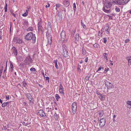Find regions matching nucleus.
Instances as JSON below:
<instances>
[{"label":"nucleus","mask_w":131,"mask_h":131,"mask_svg":"<svg viewBox=\"0 0 131 131\" xmlns=\"http://www.w3.org/2000/svg\"><path fill=\"white\" fill-rule=\"evenodd\" d=\"M25 39L27 40H32L33 41H34V42H35L36 41V37L35 34H33L32 32H30L28 33L26 35Z\"/></svg>","instance_id":"nucleus-1"},{"label":"nucleus","mask_w":131,"mask_h":131,"mask_svg":"<svg viewBox=\"0 0 131 131\" xmlns=\"http://www.w3.org/2000/svg\"><path fill=\"white\" fill-rule=\"evenodd\" d=\"M77 107V102H75L72 103V112L74 114L76 113Z\"/></svg>","instance_id":"nucleus-2"},{"label":"nucleus","mask_w":131,"mask_h":131,"mask_svg":"<svg viewBox=\"0 0 131 131\" xmlns=\"http://www.w3.org/2000/svg\"><path fill=\"white\" fill-rule=\"evenodd\" d=\"M105 86L108 89H112L113 87V85L110 82L106 81L105 82Z\"/></svg>","instance_id":"nucleus-3"},{"label":"nucleus","mask_w":131,"mask_h":131,"mask_svg":"<svg viewBox=\"0 0 131 131\" xmlns=\"http://www.w3.org/2000/svg\"><path fill=\"white\" fill-rule=\"evenodd\" d=\"M106 122L105 119L104 118L101 119L100 120L99 125L100 127H102L105 125Z\"/></svg>","instance_id":"nucleus-4"},{"label":"nucleus","mask_w":131,"mask_h":131,"mask_svg":"<svg viewBox=\"0 0 131 131\" xmlns=\"http://www.w3.org/2000/svg\"><path fill=\"white\" fill-rule=\"evenodd\" d=\"M38 113L40 116L43 117H44L46 116L45 112L43 110H39L38 112Z\"/></svg>","instance_id":"nucleus-5"},{"label":"nucleus","mask_w":131,"mask_h":131,"mask_svg":"<svg viewBox=\"0 0 131 131\" xmlns=\"http://www.w3.org/2000/svg\"><path fill=\"white\" fill-rule=\"evenodd\" d=\"M104 29L106 31V33L107 35H109L110 34V29L109 26L107 25L105 26Z\"/></svg>","instance_id":"nucleus-6"},{"label":"nucleus","mask_w":131,"mask_h":131,"mask_svg":"<svg viewBox=\"0 0 131 131\" xmlns=\"http://www.w3.org/2000/svg\"><path fill=\"white\" fill-rule=\"evenodd\" d=\"M63 88L62 85L61 84H60L59 85V92L63 95H64V93L63 92Z\"/></svg>","instance_id":"nucleus-7"},{"label":"nucleus","mask_w":131,"mask_h":131,"mask_svg":"<svg viewBox=\"0 0 131 131\" xmlns=\"http://www.w3.org/2000/svg\"><path fill=\"white\" fill-rule=\"evenodd\" d=\"M63 4L67 7L70 4L69 0H63Z\"/></svg>","instance_id":"nucleus-8"},{"label":"nucleus","mask_w":131,"mask_h":131,"mask_svg":"<svg viewBox=\"0 0 131 131\" xmlns=\"http://www.w3.org/2000/svg\"><path fill=\"white\" fill-rule=\"evenodd\" d=\"M112 2V3L114 5L119 4L121 5L122 3L120 0H113Z\"/></svg>","instance_id":"nucleus-9"},{"label":"nucleus","mask_w":131,"mask_h":131,"mask_svg":"<svg viewBox=\"0 0 131 131\" xmlns=\"http://www.w3.org/2000/svg\"><path fill=\"white\" fill-rule=\"evenodd\" d=\"M12 50H13V54L15 56H16L17 54L18 51L16 48L14 46L13 47L12 49Z\"/></svg>","instance_id":"nucleus-10"},{"label":"nucleus","mask_w":131,"mask_h":131,"mask_svg":"<svg viewBox=\"0 0 131 131\" xmlns=\"http://www.w3.org/2000/svg\"><path fill=\"white\" fill-rule=\"evenodd\" d=\"M63 56L65 57H67L68 56V51L65 48L63 47Z\"/></svg>","instance_id":"nucleus-11"},{"label":"nucleus","mask_w":131,"mask_h":131,"mask_svg":"<svg viewBox=\"0 0 131 131\" xmlns=\"http://www.w3.org/2000/svg\"><path fill=\"white\" fill-rule=\"evenodd\" d=\"M16 43H18L19 44L22 43L23 42V40L20 38L17 37L16 38Z\"/></svg>","instance_id":"nucleus-12"},{"label":"nucleus","mask_w":131,"mask_h":131,"mask_svg":"<svg viewBox=\"0 0 131 131\" xmlns=\"http://www.w3.org/2000/svg\"><path fill=\"white\" fill-rule=\"evenodd\" d=\"M66 34L65 31L63 30L62 31L61 34V36L62 40H64V38L65 37Z\"/></svg>","instance_id":"nucleus-13"},{"label":"nucleus","mask_w":131,"mask_h":131,"mask_svg":"<svg viewBox=\"0 0 131 131\" xmlns=\"http://www.w3.org/2000/svg\"><path fill=\"white\" fill-rule=\"evenodd\" d=\"M42 23V21L41 19H40V20H38V29L40 30H41L42 28V27L41 24Z\"/></svg>","instance_id":"nucleus-14"},{"label":"nucleus","mask_w":131,"mask_h":131,"mask_svg":"<svg viewBox=\"0 0 131 131\" xmlns=\"http://www.w3.org/2000/svg\"><path fill=\"white\" fill-rule=\"evenodd\" d=\"M26 96L27 98L30 101H31L32 99V97L31 95V94L29 93H27L26 94Z\"/></svg>","instance_id":"nucleus-15"},{"label":"nucleus","mask_w":131,"mask_h":131,"mask_svg":"<svg viewBox=\"0 0 131 131\" xmlns=\"http://www.w3.org/2000/svg\"><path fill=\"white\" fill-rule=\"evenodd\" d=\"M48 40V43L50 45L51 44L52 42V37L51 36H49L47 37Z\"/></svg>","instance_id":"nucleus-16"},{"label":"nucleus","mask_w":131,"mask_h":131,"mask_svg":"<svg viewBox=\"0 0 131 131\" xmlns=\"http://www.w3.org/2000/svg\"><path fill=\"white\" fill-rule=\"evenodd\" d=\"M96 93L97 95H99L98 97L101 100H104V99H103L102 94H101L99 92H98V91H96Z\"/></svg>","instance_id":"nucleus-17"},{"label":"nucleus","mask_w":131,"mask_h":131,"mask_svg":"<svg viewBox=\"0 0 131 131\" xmlns=\"http://www.w3.org/2000/svg\"><path fill=\"white\" fill-rule=\"evenodd\" d=\"M75 41H78L79 40V34L78 33L76 34L75 36Z\"/></svg>","instance_id":"nucleus-18"},{"label":"nucleus","mask_w":131,"mask_h":131,"mask_svg":"<svg viewBox=\"0 0 131 131\" xmlns=\"http://www.w3.org/2000/svg\"><path fill=\"white\" fill-rule=\"evenodd\" d=\"M109 5V4H107V3H106L104 5V7L103 8H104L107 9L109 8L110 7V6Z\"/></svg>","instance_id":"nucleus-19"},{"label":"nucleus","mask_w":131,"mask_h":131,"mask_svg":"<svg viewBox=\"0 0 131 131\" xmlns=\"http://www.w3.org/2000/svg\"><path fill=\"white\" fill-rule=\"evenodd\" d=\"M104 114V113L103 111L102 110H101L100 111L99 113V117H100V118H101L103 116Z\"/></svg>","instance_id":"nucleus-20"},{"label":"nucleus","mask_w":131,"mask_h":131,"mask_svg":"<svg viewBox=\"0 0 131 131\" xmlns=\"http://www.w3.org/2000/svg\"><path fill=\"white\" fill-rule=\"evenodd\" d=\"M103 10L105 13H110L111 12V11L110 9L107 10L106 9L104 8H103Z\"/></svg>","instance_id":"nucleus-21"},{"label":"nucleus","mask_w":131,"mask_h":131,"mask_svg":"<svg viewBox=\"0 0 131 131\" xmlns=\"http://www.w3.org/2000/svg\"><path fill=\"white\" fill-rule=\"evenodd\" d=\"M129 1V0H122L121 2L122 4L125 5Z\"/></svg>","instance_id":"nucleus-22"},{"label":"nucleus","mask_w":131,"mask_h":131,"mask_svg":"<svg viewBox=\"0 0 131 131\" xmlns=\"http://www.w3.org/2000/svg\"><path fill=\"white\" fill-rule=\"evenodd\" d=\"M23 25H24L25 26H26L28 25V22L26 20H24L23 22Z\"/></svg>","instance_id":"nucleus-23"},{"label":"nucleus","mask_w":131,"mask_h":131,"mask_svg":"<svg viewBox=\"0 0 131 131\" xmlns=\"http://www.w3.org/2000/svg\"><path fill=\"white\" fill-rule=\"evenodd\" d=\"M23 86L25 88H27L28 86L26 83L24 81H23L22 83Z\"/></svg>","instance_id":"nucleus-24"},{"label":"nucleus","mask_w":131,"mask_h":131,"mask_svg":"<svg viewBox=\"0 0 131 131\" xmlns=\"http://www.w3.org/2000/svg\"><path fill=\"white\" fill-rule=\"evenodd\" d=\"M33 28L32 27H29L27 29V31H32L33 30Z\"/></svg>","instance_id":"nucleus-25"},{"label":"nucleus","mask_w":131,"mask_h":131,"mask_svg":"<svg viewBox=\"0 0 131 131\" xmlns=\"http://www.w3.org/2000/svg\"><path fill=\"white\" fill-rule=\"evenodd\" d=\"M48 28L49 29L51 30V25L50 23L49 22H48Z\"/></svg>","instance_id":"nucleus-26"},{"label":"nucleus","mask_w":131,"mask_h":131,"mask_svg":"<svg viewBox=\"0 0 131 131\" xmlns=\"http://www.w3.org/2000/svg\"><path fill=\"white\" fill-rule=\"evenodd\" d=\"M86 53V51L85 50L84 48L83 47L82 48V53L83 55H85Z\"/></svg>","instance_id":"nucleus-27"},{"label":"nucleus","mask_w":131,"mask_h":131,"mask_svg":"<svg viewBox=\"0 0 131 131\" xmlns=\"http://www.w3.org/2000/svg\"><path fill=\"white\" fill-rule=\"evenodd\" d=\"M55 98L57 101H58V100L59 99H60V97L58 94H56L55 95Z\"/></svg>","instance_id":"nucleus-28"},{"label":"nucleus","mask_w":131,"mask_h":131,"mask_svg":"<svg viewBox=\"0 0 131 131\" xmlns=\"http://www.w3.org/2000/svg\"><path fill=\"white\" fill-rule=\"evenodd\" d=\"M28 14V10H26V12L24 13V14H23L22 16L24 17L26 16Z\"/></svg>","instance_id":"nucleus-29"},{"label":"nucleus","mask_w":131,"mask_h":131,"mask_svg":"<svg viewBox=\"0 0 131 131\" xmlns=\"http://www.w3.org/2000/svg\"><path fill=\"white\" fill-rule=\"evenodd\" d=\"M8 102H4L3 104L2 103V107H4L5 106L7 105V104H8Z\"/></svg>","instance_id":"nucleus-30"},{"label":"nucleus","mask_w":131,"mask_h":131,"mask_svg":"<svg viewBox=\"0 0 131 131\" xmlns=\"http://www.w3.org/2000/svg\"><path fill=\"white\" fill-rule=\"evenodd\" d=\"M73 9L74 10V12H75L76 10V6L75 5V3H73Z\"/></svg>","instance_id":"nucleus-31"},{"label":"nucleus","mask_w":131,"mask_h":131,"mask_svg":"<svg viewBox=\"0 0 131 131\" xmlns=\"http://www.w3.org/2000/svg\"><path fill=\"white\" fill-rule=\"evenodd\" d=\"M126 103L128 105H129L130 106V107H128L129 108H130L131 107V101H127L126 102Z\"/></svg>","instance_id":"nucleus-32"},{"label":"nucleus","mask_w":131,"mask_h":131,"mask_svg":"<svg viewBox=\"0 0 131 131\" xmlns=\"http://www.w3.org/2000/svg\"><path fill=\"white\" fill-rule=\"evenodd\" d=\"M10 70L11 72H12L13 70V66L12 64L11 63L10 64Z\"/></svg>","instance_id":"nucleus-33"},{"label":"nucleus","mask_w":131,"mask_h":131,"mask_svg":"<svg viewBox=\"0 0 131 131\" xmlns=\"http://www.w3.org/2000/svg\"><path fill=\"white\" fill-rule=\"evenodd\" d=\"M28 61L31 63L32 62V60L30 57H29L28 58Z\"/></svg>","instance_id":"nucleus-34"},{"label":"nucleus","mask_w":131,"mask_h":131,"mask_svg":"<svg viewBox=\"0 0 131 131\" xmlns=\"http://www.w3.org/2000/svg\"><path fill=\"white\" fill-rule=\"evenodd\" d=\"M7 3L5 4V5L4 6V9H5V12H7Z\"/></svg>","instance_id":"nucleus-35"},{"label":"nucleus","mask_w":131,"mask_h":131,"mask_svg":"<svg viewBox=\"0 0 131 131\" xmlns=\"http://www.w3.org/2000/svg\"><path fill=\"white\" fill-rule=\"evenodd\" d=\"M103 39L104 40V43L105 44L106 43L107 41L106 38L104 37L103 38Z\"/></svg>","instance_id":"nucleus-36"},{"label":"nucleus","mask_w":131,"mask_h":131,"mask_svg":"<svg viewBox=\"0 0 131 131\" xmlns=\"http://www.w3.org/2000/svg\"><path fill=\"white\" fill-rule=\"evenodd\" d=\"M99 46V45L97 43H95L93 45V46L95 48H98Z\"/></svg>","instance_id":"nucleus-37"},{"label":"nucleus","mask_w":131,"mask_h":131,"mask_svg":"<svg viewBox=\"0 0 131 131\" xmlns=\"http://www.w3.org/2000/svg\"><path fill=\"white\" fill-rule=\"evenodd\" d=\"M115 10L116 12H119L120 11V9L117 7H116Z\"/></svg>","instance_id":"nucleus-38"},{"label":"nucleus","mask_w":131,"mask_h":131,"mask_svg":"<svg viewBox=\"0 0 131 131\" xmlns=\"http://www.w3.org/2000/svg\"><path fill=\"white\" fill-rule=\"evenodd\" d=\"M81 24L82 25V26L83 27V28H86V26L82 23V22H81Z\"/></svg>","instance_id":"nucleus-39"},{"label":"nucleus","mask_w":131,"mask_h":131,"mask_svg":"<svg viewBox=\"0 0 131 131\" xmlns=\"http://www.w3.org/2000/svg\"><path fill=\"white\" fill-rule=\"evenodd\" d=\"M107 4H109V6H110L111 7L112 6V4H113V3H112V2L111 1L110 2H108L107 3Z\"/></svg>","instance_id":"nucleus-40"},{"label":"nucleus","mask_w":131,"mask_h":131,"mask_svg":"<svg viewBox=\"0 0 131 131\" xmlns=\"http://www.w3.org/2000/svg\"><path fill=\"white\" fill-rule=\"evenodd\" d=\"M56 6L58 8L62 6V5L61 4H56Z\"/></svg>","instance_id":"nucleus-41"},{"label":"nucleus","mask_w":131,"mask_h":131,"mask_svg":"<svg viewBox=\"0 0 131 131\" xmlns=\"http://www.w3.org/2000/svg\"><path fill=\"white\" fill-rule=\"evenodd\" d=\"M104 28H102L101 30V34H100V35L102 36V33L104 31Z\"/></svg>","instance_id":"nucleus-42"},{"label":"nucleus","mask_w":131,"mask_h":131,"mask_svg":"<svg viewBox=\"0 0 131 131\" xmlns=\"http://www.w3.org/2000/svg\"><path fill=\"white\" fill-rule=\"evenodd\" d=\"M102 69L103 70L104 69V68L102 67H99V68L97 70V72H98V71H100L101 69Z\"/></svg>","instance_id":"nucleus-43"},{"label":"nucleus","mask_w":131,"mask_h":131,"mask_svg":"<svg viewBox=\"0 0 131 131\" xmlns=\"http://www.w3.org/2000/svg\"><path fill=\"white\" fill-rule=\"evenodd\" d=\"M127 59L128 60V63H131V57H130V58L128 59V58H127Z\"/></svg>","instance_id":"nucleus-44"},{"label":"nucleus","mask_w":131,"mask_h":131,"mask_svg":"<svg viewBox=\"0 0 131 131\" xmlns=\"http://www.w3.org/2000/svg\"><path fill=\"white\" fill-rule=\"evenodd\" d=\"M30 70L31 71H35L36 69L34 68H31L30 69Z\"/></svg>","instance_id":"nucleus-45"},{"label":"nucleus","mask_w":131,"mask_h":131,"mask_svg":"<svg viewBox=\"0 0 131 131\" xmlns=\"http://www.w3.org/2000/svg\"><path fill=\"white\" fill-rule=\"evenodd\" d=\"M130 40L129 39H126L125 41V43H127Z\"/></svg>","instance_id":"nucleus-46"},{"label":"nucleus","mask_w":131,"mask_h":131,"mask_svg":"<svg viewBox=\"0 0 131 131\" xmlns=\"http://www.w3.org/2000/svg\"><path fill=\"white\" fill-rule=\"evenodd\" d=\"M77 70L78 72L80 73L81 72V69H80V68L78 67L77 68Z\"/></svg>","instance_id":"nucleus-47"},{"label":"nucleus","mask_w":131,"mask_h":131,"mask_svg":"<svg viewBox=\"0 0 131 131\" xmlns=\"http://www.w3.org/2000/svg\"><path fill=\"white\" fill-rule=\"evenodd\" d=\"M46 35L47 36V37L49 36H51V35L49 34L48 32V31H47L46 33Z\"/></svg>","instance_id":"nucleus-48"},{"label":"nucleus","mask_w":131,"mask_h":131,"mask_svg":"<svg viewBox=\"0 0 131 131\" xmlns=\"http://www.w3.org/2000/svg\"><path fill=\"white\" fill-rule=\"evenodd\" d=\"M47 5H46L45 7L46 8L49 7L50 6V5L48 3H47Z\"/></svg>","instance_id":"nucleus-49"},{"label":"nucleus","mask_w":131,"mask_h":131,"mask_svg":"<svg viewBox=\"0 0 131 131\" xmlns=\"http://www.w3.org/2000/svg\"><path fill=\"white\" fill-rule=\"evenodd\" d=\"M109 17V19H112V17L111 16H110L109 15H107Z\"/></svg>","instance_id":"nucleus-50"},{"label":"nucleus","mask_w":131,"mask_h":131,"mask_svg":"<svg viewBox=\"0 0 131 131\" xmlns=\"http://www.w3.org/2000/svg\"><path fill=\"white\" fill-rule=\"evenodd\" d=\"M6 99L7 100L9 99V95L6 96Z\"/></svg>","instance_id":"nucleus-51"},{"label":"nucleus","mask_w":131,"mask_h":131,"mask_svg":"<svg viewBox=\"0 0 131 131\" xmlns=\"http://www.w3.org/2000/svg\"><path fill=\"white\" fill-rule=\"evenodd\" d=\"M3 72V69H1L0 70V76H1Z\"/></svg>","instance_id":"nucleus-52"},{"label":"nucleus","mask_w":131,"mask_h":131,"mask_svg":"<svg viewBox=\"0 0 131 131\" xmlns=\"http://www.w3.org/2000/svg\"><path fill=\"white\" fill-rule=\"evenodd\" d=\"M109 70V69L108 68H105V69L104 72L105 71H107Z\"/></svg>","instance_id":"nucleus-53"},{"label":"nucleus","mask_w":131,"mask_h":131,"mask_svg":"<svg viewBox=\"0 0 131 131\" xmlns=\"http://www.w3.org/2000/svg\"><path fill=\"white\" fill-rule=\"evenodd\" d=\"M55 65L56 68L57 69H58L59 67L57 64V63H56V64H55Z\"/></svg>","instance_id":"nucleus-54"},{"label":"nucleus","mask_w":131,"mask_h":131,"mask_svg":"<svg viewBox=\"0 0 131 131\" xmlns=\"http://www.w3.org/2000/svg\"><path fill=\"white\" fill-rule=\"evenodd\" d=\"M107 54V53H105L104 54V58H107V56H106V55Z\"/></svg>","instance_id":"nucleus-55"},{"label":"nucleus","mask_w":131,"mask_h":131,"mask_svg":"<svg viewBox=\"0 0 131 131\" xmlns=\"http://www.w3.org/2000/svg\"><path fill=\"white\" fill-rule=\"evenodd\" d=\"M58 60L57 59L55 60L54 61L53 63H55V64H56V63H57Z\"/></svg>","instance_id":"nucleus-56"},{"label":"nucleus","mask_w":131,"mask_h":131,"mask_svg":"<svg viewBox=\"0 0 131 131\" xmlns=\"http://www.w3.org/2000/svg\"><path fill=\"white\" fill-rule=\"evenodd\" d=\"M88 58L87 57L85 59V62H87L88 61Z\"/></svg>","instance_id":"nucleus-57"},{"label":"nucleus","mask_w":131,"mask_h":131,"mask_svg":"<svg viewBox=\"0 0 131 131\" xmlns=\"http://www.w3.org/2000/svg\"><path fill=\"white\" fill-rule=\"evenodd\" d=\"M47 110H48V112H49L50 111V108L49 107H48L46 108Z\"/></svg>","instance_id":"nucleus-58"},{"label":"nucleus","mask_w":131,"mask_h":131,"mask_svg":"<svg viewBox=\"0 0 131 131\" xmlns=\"http://www.w3.org/2000/svg\"><path fill=\"white\" fill-rule=\"evenodd\" d=\"M110 61H111V63H110L111 65L112 66L113 65V61H111V60H110Z\"/></svg>","instance_id":"nucleus-59"},{"label":"nucleus","mask_w":131,"mask_h":131,"mask_svg":"<svg viewBox=\"0 0 131 131\" xmlns=\"http://www.w3.org/2000/svg\"><path fill=\"white\" fill-rule=\"evenodd\" d=\"M49 77H46V80H49Z\"/></svg>","instance_id":"nucleus-60"},{"label":"nucleus","mask_w":131,"mask_h":131,"mask_svg":"<svg viewBox=\"0 0 131 131\" xmlns=\"http://www.w3.org/2000/svg\"><path fill=\"white\" fill-rule=\"evenodd\" d=\"M12 14L15 17H16V16L15 14H14V13H12Z\"/></svg>","instance_id":"nucleus-61"},{"label":"nucleus","mask_w":131,"mask_h":131,"mask_svg":"<svg viewBox=\"0 0 131 131\" xmlns=\"http://www.w3.org/2000/svg\"><path fill=\"white\" fill-rule=\"evenodd\" d=\"M7 69V68H5V69L4 71V73L6 71Z\"/></svg>","instance_id":"nucleus-62"},{"label":"nucleus","mask_w":131,"mask_h":131,"mask_svg":"<svg viewBox=\"0 0 131 131\" xmlns=\"http://www.w3.org/2000/svg\"><path fill=\"white\" fill-rule=\"evenodd\" d=\"M0 103L2 104L3 103H2V100L0 99Z\"/></svg>","instance_id":"nucleus-63"},{"label":"nucleus","mask_w":131,"mask_h":131,"mask_svg":"<svg viewBox=\"0 0 131 131\" xmlns=\"http://www.w3.org/2000/svg\"><path fill=\"white\" fill-rule=\"evenodd\" d=\"M63 10L64 11V12H66V10L65 8H63Z\"/></svg>","instance_id":"nucleus-64"}]
</instances>
